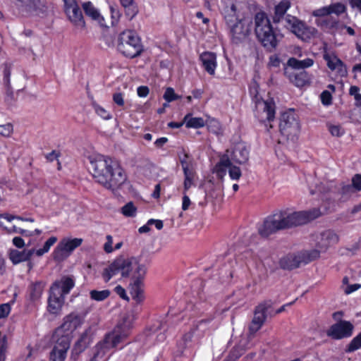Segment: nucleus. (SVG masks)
Segmentation results:
<instances>
[{
  "label": "nucleus",
  "instance_id": "obj_58",
  "mask_svg": "<svg viewBox=\"0 0 361 361\" xmlns=\"http://www.w3.org/2000/svg\"><path fill=\"white\" fill-rule=\"evenodd\" d=\"M331 95L329 92L325 90L321 94V100L323 104L329 105L331 103Z\"/></svg>",
  "mask_w": 361,
  "mask_h": 361
},
{
  "label": "nucleus",
  "instance_id": "obj_21",
  "mask_svg": "<svg viewBox=\"0 0 361 361\" xmlns=\"http://www.w3.org/2000/svg\"><path fill=\"white\" fill-rule=\"evenodd\" d=\"M302 264L300 254H289L282 257L279 261L281 268L283 269H293Z\"/></svg>",
  "mask_w": 361,
  "mask_h": 361
},
{
  "label": "nucleus",
  "instance_id": "obj_6",
  "mask_svg": "<svg viewBox=\"0 0 361 361\" xmlns=\"http://www.w3.org/2000/svg\"><path fill=\"white\" fill-rule=\"evenodd\" d=\"M255 32L257 39L267 49L271 51L277 46V39L271 22L264 12L257 13L255 16Z\"/></svg>",
  "mask_w": 361,
  "mask_h": 361
},
{
  "label": "nucleus",
  "instance_id": "obj_50",
  "mask_svg": "<svg viewBox=\"0 0 361 361\" xmlns=\"http://www.w3.org/2000/svg\"><path fill=\"white\" fill-rule=\"evenodd\" d=\"M13 133V126L11 123H0V135L4 137H9Z\"/></svg>",
  "mask_w": 361,
  "mask_h": 361
},
{
  "label": "nucleus",
  "instance_id": "obj_46",
  "mask_svg": "<svg viewBox=\"0 0 361 361\" xmlns=\"http://www.w3.org/2000/svg\"><path fill=\"white\" fill-rule=\"evenodd\" d=\"M327 127L333 136L341 137L345 133L344 129L340 125L328 123Z\"/></svg>",
  "mask_w": 361,
  "mask_h": 361
},
{
  "label": "nucleus",
  "instance_id": "obj_48",
  "mask_svg": "<svg viewBox=\"0 0 361 361\" xmlns=\"http://www.w3.org/2000/svg\"><path fill=\"white\" fill-rule=\"evenodd\" d=\"M179 97H180L175 93L172 87H167L164 94V99L168 102L175 101L179 99Z\"/></svg>",
  "mask_w": 361,
  "mask_h": 361
},
{
  "label": "nucleus",
  "instance_id": "obj_12",
  "mask_svg": "<svg viewBox=\"0 0 361 361\" xmlns=\"http://www.w3.org/2000/svg\"><path fill=\"white\" fill-rule=\"evenodd\" d=\"M270 305L267 302H263L256 307L254 317L249 326V336L252 337L260 329L266 319V312Z\"/></svg>",
  "mask_w": 361,
  "mask_h": 361
},
{
  "label": "nucleus",
  "instance_id": "obj_29",
  "mask_svg": "<svg viewBox=\"0 0 361 361\" xmlns=\"http://www.w3.org/2000/svg\"><path fill=\"white\" fill-rule=\"evenodd\" d=\"M82 8L85 14L92 20L98 21L101 25H104V18L100 15L99 11L90 1L82 4Z\"/></svg>",
  "mask_w": 361,
  "mask_h": 361
},
{
  "label": "nucleus",
  "instance_id": "obj_15",
  "mask_svg": "<svg viewBox=\"0 0 361 361\" xmlns=\"http://www.w3.org/2000/svg\"><path fill=\"white\" fill-rule=\"evenodd\" d=\"M82 322V317L80 314L72 312L64 318L63 323L56 330V333L57 335H60L63 331L72 332L79 327Z\"/></svg>",
  "mask_w": 361,
  "mask_h": 361
},
{
  "label": "nucleus",
  "instance_id": "obj_62",
  "mask_svg": "<svg viewBox=\"0 0 361 361\" xmlns=\"http://www.w3.org/2000/svg\"><path fill=\"white\" fill-rule=\"evenodd\" d=\"M115 292L123 299L128 300L129 298L126 295V290L120 285L114 288Z\"/></svg>",
  "mask_w": 361,
  "mask_h": 361
},
{
  "label": "nucleus",
  "instance_id": "obj_31",
  "mask_svg": "<svg viewBox=\"0 0 361 361\" xmlns=\"http://www.w3.org/2000/svg\"><path fill=\"white\" fill-rule=\"evenodd\" d=\"M44 288V283L42 281L32 283L29 286V298L32 301L39 300Z\"/></svg>",
  "mask_w": 361,
  "mask_h": 361
},
{
  "label": "nucleus",
  "instance_id": "obj_42",
  "mask_svg": "<svg viewBox=\"0 0 361 361\" xmlns=\"http://www.w3.org/2000/svg\"><path fill=\"white\" fill-rule=\"evenodd\" d=\"M57 241V238L52 236L49 238L44 244L42 248L38 249L35 251L37 256H42L47 253L50 250V247Z\"/></svg>",
  "mask_w": 361,
  "mask_h": 361
},
{
  "label": "nucleus",
  "instance_id": "obj_24",
  "mask_svg": "<svg viewBox=\"0 0 361 361\" xmlns=\"http://www.w3.org/2000/svg\"><path fill=\"white\" fill-rule=\"evenodd\" d=\"M224 4L225 6L223 8L222 13L227 24L229 25L238 20L236 7L230 0H224Z\"/></svg>",
  "mask_w": 361,
  "mask_h": 361
},
{
  "label": "nucleus",
  "instance_id": "obj_9",
  "mask_svg": "<svg viewBox=\"0 0 361 361\" xmlns=\"http://www.w3.org/2000/svg\"><path fill=\"white\" fill-rule=\"evenodd\" d=\"M279 128L281 134L293 140L300 131V125L293 111L283 113L281 115Z\"/></svg>",
  "mask_w": 361,
  "mask_h": 361
},
{
  "label": "nucleus",
  "instance_id": "obj_37",
  "mask_svg": "<svg viewBox=\"0 0 361 361\" xmlns=\"http://www.w3.org/2000/svg\"><path fill=\"white\" fill-rule=\"evenodd\" d=\"M8 349L7 336L0 331V361H6Z\"/></svg>",
  "mask_w": 361,
  "mask_h": 361
},
{
  "label": "nucleus",
  "instance_id": "obj_44",
  "mask_svg": "<svg viewBox=\"0 0 361 361\" xmlns=\"http://www.w3.org/2000/svg\"><path fill=\"white\" fill-rule=\"evenodd\" d=\"M55 346H59L60 350H63L67 352L70 348V338L68 335H61L57 340Z\"/></svg>",
  "mask_w": 361,
  "mask_h": 361
},
{
  "label": "nucleus",
  "instance_id": "obj_64",
  "mask_svg": "<svg viewBox=\"0 0 361 361\" xmlns=\"http://www.w3.org/2000/svg\"><path fill=\"white\" fill-rule=\"evenodd\" d=\"M147 224L148 225H152L154 224L155 226V227L158 229V230H161L162 229L163 226H164V224H163V221L161 220H159V219H151L149 220H148L147 221Z\"/></svg>",
  "mask_w": 361,
  "mask_h": 361
},
{
  "label": "nucleus",
  "instance_id": "obj_41",
  "mask_svg": "<svg viewBox=\"0 0 361 361\" xmlns=\"http://www.w3.org/2000/svg\"><path fill=\"white\" fill-rule=\"evenodd\" d=\"M91 299L96 301H103L110 295L109 290H92L90 292Z\"/></svg>",
  "mask_w": 361,
  "mask_h": 361
},
{
  "label": "nucleus",
  "instance_id": "obj_16",
  "mask_svg": "<svg viewBox=\"0 0 361 361\" xmlns=\"http://www.w3.org/2000/svg\"><path fill=\"white\" fill-rule=\"evenodd\" d=\"M74 286V279L71 276H65L61 277L60 280L55 281L50 289L55 291L56 294H61V295L65 297L66 295L70 293Z\"/></svg>",
  "mask_w": 361,
  "mask_h": 361
},
{
  "label": "nucleus",
  "instance_id": "obj_23",
  "mask_svg": "<svg viewBox=\"0 0 361 361\" xmlns=\"http://www.w3.org/2000/svg\"><path fill=\"white\" fill-rule=\"evenodd\" d=\"M200 60L205 71L214 75L216 67V56L212 52H204L200 55Z\"/></svg>",
  "mask_w": 361,
  "mask_h": 361
},
{
  "label": "nucleus",
  "instance_id": "obj_49",
  "mask_svg": "<svg viewBox=\"0 0 361 361\" xmlns=\"http://www.w3.org/2000/svg\"><path fill=\"white\" fill-rule=\"evenodd\" d=\"M360 88L357 86H351L349 90L350 95L354 96L356 100V106H361V94H360Z\"/></svg>",
  "mask_w": 361,
  "mask_h": 361
},
{
  "label": "nucleus",
  "instance_id": "obj_39",
  "mask_svg": "<svg viewBox=\"0 0 361 361\" xmlns=\"http://www.w3.org/2000/svg\"><path fill=\"white\" fill-rule=\"evenodd\" d=\"M66 353V351L60 350L59 346H54L50 353V360L51 361H65Z\"/></svg>",
  "mask_w": 361,
  "mask_h": 361
},
{
  "label": "nucleus",
  "instance_id": "obj_7",
  "mask_svg": "<svg viewBox=\"0 0 361 361\" xmlns=\"http://www.w3.org/2000/svg\"><path fill=\"white\" fill-rule=\"evenodd\" d=\"M117 49L123 55L130 59L138 56L143 51L140 39L132 30H126L120 34Z\"/></svg>",
  "mask_w": 361,
  "mask_h": 361
},
{
  "label": "nucleus",
  "instance_id": "obj_8",
  "mask_svg": "<svg viewBox=\"0 0 361 361\" xmlns=\"http://www.w3.org/2000/svg\"><path fill=\"white\" fill-rule=\"evenodd\" d=\"M285 27L290 30L299 39L308 42L317 34L316 28L306 25L303 21L291 15H286Z\"/></svg>",
  "mask_w": 361,
  "mask_h": 361
},
{
  "label": "nucleus",
  "instance_id": "obj_56",
  "mask_svg": "<svg viewBox=\"0 0 361 361\" xmlns=\"http://www.w3.org/2000/svg\"><path fill=\"white\" fill-rule=\"evenodd\" d=\"M361 288V284L360 283H355V284H349L345 288H343V292L346 295L351 294L352 293L357 290Z\"/></svg>",
  "mask_w": 361,
  "mask_h": 361
},
{
  "label": "nucleus",
  "instance_id": "obj_63",
  "mask_svg": "<svg viewBox=\"0 0 361 361\" xmlns=\"http://www.w3.org/2000/svg\"><path fill=\"white\" fill-rule=\"evenodd\" d=\"M11 67L6 64L4 70V80L6 85L10 82Z\"/></svg>",
  "mask_w": 361,
  "mask_h": 361
},
{
  "label": "nucleus",
  "instance_id": "obj_38",
  "mask_svg": "<svg viewBox=\"0 0 361 361\" xmlns=\"http://www.w3.org/2000/svg\"><path fill=\"white\" fill-rule=\"evenodd\" d=\"M355 192L357 191L355 190L353 184H343L339 191V194L341 195V200L343 202L348 200Z\"/></svg>",
  "mask_w": 361,
  "mask_h": 361
},
{
  "label": "nucleus",
  "instance_id": "obj_4",
  "mask_svg": "<svg viewBox=\"0 0 361 361\" xmlns=\"http://www.w3.org/2000/svg\"><path fill=\"white\" fill-rule=\"evenodd\" d=\"M131 323L130 315L125 316L122 323L118 324L112 332L107 334L103 341L97 345V351L92 361H95L97 358H102L110 349L116 347L128 336L127 331L131 326Z\"/></svg>",
  "mask_w": 361,
  "mask_h": 361
},
{
  "label": "nucleus",
  "instance_id": "obj_30",
  "mask_svg": "<svg viewBox=\"0 0 361 361\" xmlns=\"http://www.w3.org/2000/svg\"><path fill=\"white\" fill-rule=\"evenodd\" d=\"M287 64L288 66L297 69H305L313 66L314 60L310 58H307L303 60H298L294 57L290 58L288 60Z\"/></svg>",
  "mask_w": 361,
  "mask_h": 361
},
{
  "label": "nucleus",
  "instance_id": "obj_53",
  "mask_svg": "<svg viewBox=\"0 0 361 361\" xmlns=\"http://www.w3.org/2000/svg\"><path fill=\"white\" fill-rule=\"evenodd\" d=\"M121 4L126 9L131 10L132 15L136 13L133 6V0H120Z\"/></svg>",
  "mask_w": 361,
  "mask_h": 361
},
{
  "label": "nucleus",
  "instance_id": "obj_27",
  "mask_svg": "<svg viewBox=\"0 0 361 361\" xmlns=\"http://www.w3.org/2000/svg\"><path fill=\"white\" fill-rule=\"evenodd\" d=\"M258 105H262L263 108L262 114L264 116H262V121H272L275 118V104L274 101L271 99H268L259 103Z\"/></svg>",
  "mask_w": 361,
  "mask_h": 361
},
{
  "label": "nucleus",
  "instance_id": "obj_33",
  "mask_svg": "<svg viewBox=\"0 0 361 361\" xmlns=\"http://www.w3.org/2000/svg\"><path fill=\"white\" fill-rule=\"evenodd\" d=\"M90 343V337L87 332H84L79 339L75 343L73 350L77 353H81L83 352L89 345Z\"/></svg>",
  "mask_w": 361,
  "mask_h": 361
},
{
  "label": "nucleus",
  "instance_id": "obj_55",
  "mask_svg": "<svg viewBox=\"0 0 361 361\" xmlns=\"http://www.w3.org/2000/svg\"><path fill=\"white\" fill-rule=\"evenodd\" d=\"M352 184L356 191L361 190V174H355L352 178Z\"/></svg>",
  "mask_w": 361,
  "mask_h": 361
},
{
  "label": "nucleus",
  "instance_id": "obj_1",
  "mask_svg": "<svg viewBox=\"0 0 361 361\" xmlns=\"http://www.w3.org/2000/svg\"><path fill=\"white\" fill-rule=\"evenodd\" d=\"M118 274L123 278L131 276V281L129 283L130 293L136 302H142L145 299L144 279L147 274L146 265L141 263L137 257L121 256L104 269L102 276L105 282H108Z\"/></svg>",
  "mask_w": 361,
  "mask_h": 361
},
{
  "label": "nucleus",
  "instance_id": "obj_20",
  "mask_svg": "<svg viewBox=\"0 0 361 361\" xmlns=\"http://www.w3.org/2000/svg\"><path fill=\"white\" fill-rule=\"evenodd\" d=\"M64 302V297L61 294H56L55 291L50 289L49 297L48 300V311L51 314H58L61 310Z\"/></svg>",
  "mask_w": 361,
  "mask_h": 361
},
{
  "label": "nucleus",
  "instance_id": "obj_40",
  "mask_svg": "<svg viewBox=\"0 0 361 361\" xmlns=\"http://www.w3.org/2000/svg\"><path fill=\"white\" fill-rule=\"evenodd\" d=\"M205 125L207 126V128L209 132L216 135H219L221 133V125L217 120L214 118H209L207 121H205Z\"/></svg>",
  "mask_w": 361,
  "mask_h": 361
},
{
  "label": "nucleus",
  "instance_id": "obj_59",
  "mask_svg": "<svg viewBox=\"0 0 361 361\" xmlns=\"http://www.w3.org/2000/svg\"><path fill=\"white\" fill-rule=\"evenodd\" d=\"M113 100L115 104H116L119 106H124V99L122 93L117 92L113 94Z\"/></svg>",
  "mask_w": 361,
  "mask_h": 361
},
{
  "label": "nucleus",
  "instance_id": "obj_32",
  "mask_svg": "<svg viewBox=\"0 0 361 361\" xmlns=\"http://www.w3.org/2000/svg\"><path fill=\"white\" fill-rule=\"evenodd\" d=\"M183 123L188 128H200L205 126V121L201 117H192L190 114H188L183 118Z\"/></svg>",
  "mask_w": 361,
  "mask_h": 361
},
{
  "label": "nucleus",
  "instance_id": "obj_2",
  "mask_svg": "<svg viewBox=\"0 0 361 361\" xmlns=\"http://www.w3.org/2000/svg\"><path fill=\"white\" fill-rule=\"evenodd\" d=\"M87 159L94 179L105 188L114 190L126 180L124 170L116 160L100 154H91Z\"/></svg>",
  "mask_w": 361,
  "mask_h": 361
},
{
  "label": "nucleus",
  "instance_id": "obj_36",
  "mask_svg": "<svg viewBox=\"0 0 361 361\" xmlns=\"http://www.w3.org/2000/svg\"><path fill=\"white\" fill-rule=\"evenodd\" d=\"M302 264H307L319 257L320 252L317 250L304 251L299 253Z\"/></svg>",
  "mask_w": 361,
  "mask_h": 361
},
{
  "label": "nucleus",
  "instance_id": "obj_5",
  "mask_svg": "<svg viewBox=\"0 0 361 361\" xmlns=\"http://www.w3.org/2000/svg\"><path fill=\"white\" fill-rule=\"evenodd\" d=\"M345 11V6L342 3L337 2L313 11L312 16L319 17L315 20L317 26L325 31L334 32L338 31L343 27V24L330 15L335 14L338 16Z\"/></svg>",
  "mask_w": 361,
  "mask_h": 361
},
{
  "label": "nucleus",
  "instance_id": "obj_45",
  "mask_svg": "<svg viewBox=\"0 0 361 361\" xmlns=\"http://www.w3.org/2000/svg\"><path fill=\"white\" fill-rule=\"evenodd\" d=\"M137 208L135 207L132 202L127 203L121 208V213L126 216H135Z\"/></svg>",
  "mask_w": 361,
  "mask_h": 361
},
{
  "label": "nucleus",
  "instance_id": "obj_13",
  "mask_svg": "<svg viewBox=\"0 0 361 361\" xmlns=\"http://www.w3.org/2000/svg\"><path fill=\"white\" fill-rule=\"evenodd\" d=\"M232 41L238 44L249 35L250 32V22L246 19L238 20L230 24Z\"/></svg>",
  "mask_w": 361,
  "mask_h": 361
},
{
  "label": "nucleus",
  "instance_id": "obj_61",
  "mask_svg": "<svg viewBox=\"0 0 361 361\" xmlns=\"http://www.w3.org/2000/svg\"><path fill=\"white\" fill-rule=\"evenodd\" d=\"M149 92V87L147 86H140L137 87V93L140 97H146Z\"/></svg>",
  "mask_w": 361,
  "mask_h": 361
},
{
  "label": "nucleus",
  "instance_id": "obj_26",
  "mask_svg": "<svg viewBox=\"0 0 361 361\" xmlns=\"http://www.w3.org/2000/svg\"><path fill=\"white\" fill-rule=\"evenodd\" d=\"M338 236L331 231H326L321 235V242L318 243V247L326 250L328 247L336 244L338 242Z\"/></svg>",
  "mask_w": 361,
  "mask_h": 361
},
{
  "label": "nucleus",
  "instance_id": "obj_18",
  "mask_svg": "<svg viewBox=\"0 0 361 361\" xmlns=\"http://www.w3.org/2000/svg\"><path fill=\"white\" fill-rule=\"evenodd\" d=\"M65 12L70 21L76 27L83 29L85 27L84 18L78 5H76L73 7H70V8H66Z\"/></svg>",
  "mask_w": 361,
  "mask_h": 361
},
{
  "label": "nucleus",
  "instance_id": "obj_51",
  "mask_svg": "<svg viewBox=\"0 0 361 361\" xmlns=\"http://www.w3.org/2000/svg\"><path fill=\"white\" fill-rule=\"evenodd\" d=\"M194 174H195L194 171L184 173V176H185L184 190L185 191L188 190L192 185Z\"/></svg>",
  "mask_w": 361,
  "mask_h": 361
},
{
  "label": "nucleus",
  "instance_id": "obj_19",
  "mask_svg": "<svg viewBox=\"0 0 361 361\" xmlns=\"http://www.w3.org/2000/svg\"><path fill=\"white\" fill-rule=\"evenodd\" d=\"M324 59L326 61L329 68L331 71H337L341 75L346 73L345 67L341 59L335 54L324 53Z\"/></svg>",
  "mask_w": 361,
  "mask_h": 361
},
{
  "label": "nucleus",
  "instance_id": "obj_10",
  "mask_svg": "<svg viewBox=\"0 0 361 361\" xmlns=\"http://www.w3.org/2000/svg\"><path fill=\"white\" fill-rule=\"evenodd\" d=\"M82 243V238H63L58 244L53 252L54 259L57 261L63 260L68 257L75 249L80 246Z\"/></svg>",
  "mask_w": 361,
  "mask_h": 361
},
{
  "label": "nucleus",
  "instance_id": "obj_28",
  "mask_svg": "<svg viewBox=\"0 0 361 361\" xmlns=\"http://www.w3.org/2000/svg\"><path fill=\"white\" fill-rule=\"evenodd\" d=\"M35 252V250H24L23 251L12 250L10 259L15 264L28 260Z\"/></svg>",
  "mask_w": 361,
  "mask_h": 361
},
{
  "label": "nucleus",
  "instance_id": "obj_43",
  "mask_svg": "<svg viewBox=\"0 0 361 361\" xmlns=\"http://www.w3.org/2000/svg\"><path fill=\"white\" fill-rule=\"evenodd\" d=\"M360 348H361V332L350 342L345 351L347 353H351Z\"/></svg>",
  "mask_w": 361,
  "mask_h": 361
},
{
  "label": "nucleus",
  "instance_id": "obj_17",
  "mask_svg": "<svg viewBox=\"0 0 361 361\" xmlns=\"http://www.w3.org/2000/svg\"><path fill=\"white\" fill-rule=\"evenodd\" d=\"M16 5L22 12L36 13L42 11L44 3L42 0H16Z\"/></svg>",
  "mask_w": 361,
  "mask_h": 361
},
{
  "label": "nucleus",
  "instance_id": "obj_14",
  "mask_svg": "<svg viewBox=\"0 0 361 361\" xmlns=\"http://www.w3.org/2000/svg\"><path fill=\"white\" fill-rule=\"evenodd\" d=\"M226 168H228L229 176L232 180H238L241 177L240 169L233 166L227 155H224L219 164L216 166V171L219 176H222L226 173Z\"/></svg>",
  "mask_w": 361,
  "mask_h": 361
},
{
  "label": "nucleus",
  "instance_id": "obj_3",
  "mask_svg": "<svg viewBox=\"0 0 361 361\" xmlns=\"http://www.w3.org/2000/svg\"><path fill=\"white\" fill-rule=\"evenodd\" d=\"M320 215L321 212L319 209L292 213L280 211L267 217L263 224L258 227V232L262 237H268L278 231L305 224Z\"/></svg>",
  "mask_w": 361,
  "mask_h": 361
},
{
  "label": "nucleus",
  "instance_id": "obj_25",
  "mask_svg": "<svg viewBox=\"0 0 361 361\" xmlns=\"http://www.w3.org/2000/svg\"><path fill=\"white\" fill-rule=\"evenodd\" d=\"M249 158V151L246 146L243 144H238L235 146L231 159L233 161L238 164L245 163Z\"/></svg>",
  "mask_w": 361,
  "mask_h": 361
},
{
  "label": "nucleus",
  "instance_id": "obj_57",
  "mask_svg": "<svg viewBox=\"0 0 361 361\" xmlns=\"http://www.w3.org/2000/svg\"><path fill=\"white\" fill-rule=\"evenodd\" d=\"M4 229L6 230L8 233H16L25 235H30V234L27 233V231L18 228L16 226H13L10 228H8L7 227H4Z\"/></svg>",
  "mask_w": 361,
  "mask_h": 361
},
{
  "label": "nucleus",
  "instance_id": "obj_11",
  "mask_svg": "<svg viewBox=\"0 0 361 361\" xmlns=\"http://www.w3.org/2000/svg\"><path fill=\"white\" fill-rule=\"evenodd\" d=\"M354 326L348 321L342 320L333 324L327 331L328 336L339 340L350 337L353 335Z\"/></svg>",
  "mask_w": 361,
  "mask_h": 361
},
{
  "label": "nucleus",
  "instance_id": "obj_35",
  "mask_svg": "<svg viewBox=\"0 0 361 361\" xmlns=\"http://www.w3.org/2000/svg\"><path fill=\"white\" fill-rule=\"evenodd\" d=\"M290 80L297 87H303L309 82L310 77L306 71H301L295 74Z\"/></svg>",
  "mask_w": 361,
  "mask_h": 361
},
{
  "label": "nucleus",
  "instance_id": "obj_60",
  "mask_svg": "<svg viewBox=\"0 0 361 361\" xmlns=\"http://www.w3.org/2000/svg\"><path fill=\"white\" fill-rule=\"evenodd\" d=\"M281 64V60L276 55H272L269 57V66L278 68Z\"/></svg>",
  "mask_w": 361,
  "mask_h": 361
},
{
  "label": "nucleus",
  "instance_id": "obj_47",
  "mask_svg": "<svg viewBox=\"0 0 361 361\" xmlns=\"http://www.w3.org/2000/svg\"><path fill=\"white\" fill-rule=\"evenodd\" d=\"M93 107H94V111L97 113V114L98 116H99L101 118H102L103 119L109 120V119L111 118V114L109 111H107L102 106H101L97 104H93Z\"/></svg>",
  "mask_w": 361,
  "mask_h": 361
},
{
  "label": "nucleus",
  "instance_id": "obj_34",
  "mask_svg": "<svg viewBox=\"0 0 361 361\" xmlns=\"http://www.w3.org/2000/svg\"><path fill=\"white\" fill-rule=\"evenodd\" d=\"M179 159L184 173L194 171L192 159L188 154L183 152Z\"/></svg>",
  "mask_w": 361,
  "mask_h": 361
},
{
  "label": "nucleus",
  "instance_id": "obj_22",
  "mask_svg": "<svg viewBox=\"0 0 361 361\" xmlns=\"http://www.w3.org/2000/svg\"><path fill=\"white\" fill-rule=\"evenodd\" d=\"M290 2L289 0H281L274 8V15L273 16V22L274 23H279L283 22L285 25V16L286 13L290 7Z\"/></svg>",
  "mask_w": 361,
  "mask_h": 361
},
{
  "label": "nucleus",
  "instance_id": "obj_54",
  "mask_svg": "<svg viewBox=\"0 0 361 361\" xmlns=\"http://www.w3.org/2000/svg\"><path fill=\"white\" fill-rule=\"evenodd\" d=\"M113 244V238L111 235H106V242L104 245V250L106 253H111L113 252L114 249L112 247Z\"/></svg>",
  "mask_w": 361,
  "mask_h": 361
},
{
  "label": "nucleus",
  "instance_id": "obj_52",
  "mask_svg": "<svg viewBox=\"0 0 361 361\" xmlns=\"http://www.w3.org/2000/svg\"><path fill=\"white\" fill-rule=\"evenodd\" d=\"M11 312V305L9 303L0 305V319L6 317Z\"/></svg>",
  "mask_w": 361,
  "mask_h": 361
}]
</instances>
